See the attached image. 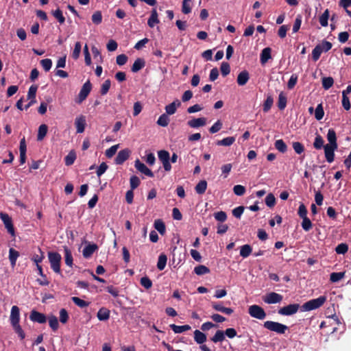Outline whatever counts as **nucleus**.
<instances>
[{"label": "nucleus", "instance_id": "nucleus-12", "mask_svg": "<svg viewBox=\"0 0 351 351\" xmlns=\"http://www.w3.org/2000/svg\"><path fill=\"white\" fill-rule=\"evenodd\" d=\"M134 166L135 168L142 173L150 178L154 177L153 172L144 163L141 162L138 159H137L135 161Z\"/></svg>", "mask_w": 351, "mask_h": 351}, {"label": "nucleus", "instance_id": "nucleus-61", "mask_svg": "<svg viewBox=\"0 0 351 351\" xmlns=\"http://www.w3.org/2000/svg\"><path fill=\"white\" fill-rule=\"evenodd\" d=\"M69 319V314L65 308H61L60 311V321L62 324H66Z\"/></svg>", "mask_w": 351, "mask_h": 351}, {"label": "nucleus", "instance_id": "nucleus-31", "mask_svg": "<svg viewBox=\"0 0 351 351\" xmlns=\"http://www.w3.org/2000/svg\"><path fill=\"white\" fill-rule=\"evenodd\" d=\"M207 189V182L206 180H201L195 186V190L197 194L202 195L205 193Z\"/></svg>", "mask_w": 351, "mask_h": 351}, {"label": "nucleus", "instance_id": "nucleus-30", "mask_svg": "<svg viewBox=\"0 0 351 351\" xmlns=\"http://www.w3.org/2000/svg\"><path fill=\"white\" fill-rule=\"evenodd\" d=\"M75 159L76 154L73 150H71L64 158L65 165L66 166H71L74 163Z\"/></svg>", "mask_w": 351, "mask_h": 351}, {"label": "nucleus", "instance_id": "nucleus-47", "mask_svg": "<svg viewBox=\"0 0 351 351\" xmlns=\"http://www.w3.org/2000/svg\"><path fill=\"white\" fill-rule=\"evenodd\" d=\"M301 226L304 230H305L306 232L309 231L313 227L312 222L311 221L308 217L302 218V222Z\"/></svg>", "mask_w": 351, "mask_h": 351}, {"label": "nucleus", "instance_id": "nucleus-15", "mask_svg": "<svg viewBox=\"0 0 351 351\" xmlns=\"http://www.w3.org/2000/svg\"><path fill=\"white\" fill-rule=\"evenodd\" d=\"M206 124V119L205 117L194 118L187 122V125L191 128H198L203 127Z\"/></svg>", "mask_w": 351, "mask_h": 351}, {"label": "nucleus", "instance_id": "nucleus-52", "mask_svg": "<svg viewBox=\"0 0 351 351\" xmlns=\"http://www.w3.org/2000/svg\"><path fill=\"white\" fill-rule=\"evenodd\" d=\"M158 157L160 162H162L164 160H170L169 153L166 150L158 151Z\"/></svg>", "mask_w": 351, "mask_h": 351}, {"label": "nucleus", "instance_id": "nucleus-59", "mask_svg": "<svg viewBox=\"0 0 351 351\" xmlns=\"http://www.w3.org/2000/svg\"><path fill=\"white\" fill-rule=\"evenodd\" d=\"M265 204L268 207H273L276 204V198L272 193H269L265 198Z\"/></svg>", "mask_w": 351, "mask_h": 351}, {"label": "nucleus", "instance_id": "nucleus-62", "mask_svg": "<svg viewBox=\"0 0 351 351\" xmlns=\"http://www.w3.org/2000/svg\"><path fill=\"white\" fill-rule=\"evenodd\" d=\"M320 47L322 52H327L332 48V44L329 41L323 40L321 44L317 45Z\"/></svg>", "mask_w": 351, "mask_h": 351}, {"label": "nucleus", "instance_id": "nucleus-45", "mask_svg": "<svg viewBox=\"0 0 351 351\" xmlns=\"http://www.w3.org/2000/svg\"><path fill=\"white\" fill-rule=\"evenodd\" d=\"M345 276L344 272H333L330 274V280L332 282H337Z\"/></svg>", "mask_w": 351, "mask_h": 351}, {"label": "nucleus", "instance_id": "nucleus-48", "mask_svg": "<svg viewBox=\"0 0 351 351\" xmlns=\"http://www.w3.org/2000/svg\"><path fill=\"white\" fill-rule=\"evenodd\" d=\"M273 103H274L273 97L271 95L267 96V97L263 104V111L265 112H268L270 110V108H271Z\"/></svg>", "mask_w": 351, "mask_h": 351}, {"label": "nucleus", "instance_id": "nucleus-50", "mask_svg": "<svg viewBox=\"0 0 351 351\" xmlns=\"http://www.w3.org/2000/svg\"><path fill=\"white\" fill-rule=\"evenodd\" d=\"M324 143L323 138L320 135H317L315 138L313 146L316 149H320L324 147Z\"/></svg>", "mask_w": 351, "mask_h": 351}, {"label": "nucleus", "instance_id": "nucleus-56", "mask_svg": "<svg viewBox=\"0 0 351 351\" xmlns=\"http://www.w3.org/2000/svg\"><path fill=\"white\" fill-rule=\"evenodd\" d=\"M130 183L131 190H134L139 186L141 181L136 176H132L130 179Z\"/></svg>", "mask_w": 351, "mask_h": 351}, {"label": "nucleus", "instance_id": "nucleus-39", "mask_svg": "<svg viewBox=\"0 0 351 351\" xmlns=\"http://www.w3.org/2000/svg\"><path fill=\"white\" fill-rule=\"evenodd\" d=\"M275 147L281 153H285L287 150V146L285 143L282 139H279L276 141L275 142Z\"/></svg>", "mask_w": 351, "mask_h": 351}, {"label": "nucleus", "instance_id": "nucleus-43", "mask_svg": "<svg viewBox=\"0 0 351 351\" xmlns=\"http://www.w3.org/2000/svg\"><path fill=\"white\" fill-rule=\"evenodd\" d=\"M194 272L197 274V275H204V274H208L210 272V269L206 267L205 265H198L197 267H195L194 269Z\"/></svg>", "mask_w": 351, "mask_h": 351}, {"label": "nucleus", "instance_id": "nucleus-24", "mask_svg": "<svg viewBox=\"0 0 351 351\" xmlns=\"http://www.w3.org/2000/svg\"><path fill=\"white\" fill-rule=\"evenodd\" d=\"M169 327L175 333H182L191 328L189 325L177 326L174 324H170Z\"/></svg>", "mask_w": 351, "mask_h": 351}, {"label": "nucleus", "instance_id": "nucleus-46", "mask_svg": "<svg viewBox=\"0 0 351 351\" xmlns=\"http://www.w3.org/2000/svg\"><path fill=\"white\" fill-rule=\"evenodd\" d=\"M71 300L75 305L80 308H84L89 305V302L82 300L78 297H72Z\"/></svg>", "mask_w": 351, "mask_h": 351}, {"label": "nucleus", "instance_id": "nucleus-49", "mask_svg": "<svg viewBox=\"0 0 351 351\" xmlns=\"http://www.w3.org/2000/svg\"><path fill=\"white\" fill-rule=\"evenodd\" d=\"M81 49H82L81 43L80 42H77L75 44V47L72 52V58L74 60H77L79 58L80 52H81Z\"/></svg>", "mask_w": 351, "mask_h": 351}, {"label": "nucleus", "instance_id": "nucleus-32", "mask_svg": "<svg viewBox=\"0 0 351 351\" xmlns=\"http://www.w3.org/2000/svg\"><path fill=\"white\" fill-rule=\"evenodd\" d=\"M48 127L45 124H42L38 128L37 140L42 141L47 133Z\"/></svg>", "mask_w": 351, "mask_h": 351}, {"label": "nucleus", "instance_id": "nucleus-6", "mask_svg": "<svg viewBox=\"0 0 351 351\" xmlns=\"http://www.w3.org/2000/svg\"><path fill=\"white\" fill-rule=\"evenodd\" d=\"M282 299L283 297L282 295L275 292H270L266 294L263 298V301L268 304L280 303L282 302Z\"/></svg>", "mask_w": 351, "mask_h": 351}, {"label": "nucleus", "instance_id": "nucleus-13", "mask_svg": "<svg viewBox=\"0 0 351 351\" xmlns=\"http://www.w3.org/2000/svg\"><path fill=\"white\" fill-rule=\"evenodd\" d=\"M86 125V117L84 115H80L75 119V125L76 128L77 133H82L84 132Z\"/></svg>", "mask_w": 351, "mask_h": 351}, {"label": "nucleus", "instance_id": "nucleus-2", "mask_svg": "<svg viewBox=\"0 0 351 351\" xmlns=\"http://www.w3.org/2000/svg\"><path fill=\"white\" fill-rule=\"evenodd\" d=\"M263 326L265 328L270 331L275 332L280 335L285 334V332L288 330L287 326L273 321L265 322L263 324Z\"/></svg>", "mask_w": 351, "mask_h": 351}, {"label": "nucleus", "instance_id": "nucleus-4", "mask_svg": "<svg viewBox=\"0 0 351 351\" xmlns=\"http://www.w3.org/2000/svg\"><path fill=\"white\" fill-rule=\"evenodd\" d=\"M248 313L252 317L263 320L266 317V313L264 309L256 304H253L249 306Z\"/></svg>", "mask_w": 351, "mask_h": 351}, {"label": "nucleus", "instance_id": "nucleus-5", "mask_svg": "<svg viewBox=\"0 0 351 351\" xmlns=\"http://www.w3.org/2000/svg\"><path fill=\"white\" fill-rule=\"evenodd\" d=\"M300 308L299 304H291L280 308L278 313L281 315L290 316L295 314Z\"/></svg>", "mask_w": 351, "mask_h": 351}, {"label": "nucleus", "instance_id": "nucleus-7", "mask_svg": "<svg viewBox=\"0 0 351 351\" xmlns=\"http://www.w3.org/2000/svg\"><path fill=\"white\" fill-rule=\"evenodd\" d=\"M91 88L92 86L89 81L85 82L80 91L77 100L76 101V102L78 104H81L84 100H85L86 98L88 97V94L90 93Z\"/></svg>", "mask_w": 351, "mask_h": 351}, {"label": "nucleus", "instance_id": "nucleus-44", "mask_svg": "<svg viewBox=\"0 0 351 351\" xmlns=\"http://www.w3.org/2000/svg\"><path fill=\"white\" fill-rule=\"evenodd\" d=\"M329 19V11L326 9L319 17V23L322 27L328 25V21Z\"/></svg>", "mask_w": 351, "mask_h": 351}, {"label": "nucleus", "instance_id": "nucleus-9", "mask_svg": "<svg viewBox=\"0 0 351 351\" xmlns=\"http://www.w3.org/2000/svg\"><path fill=\"white\" fill-rule=\"evenodd\" d=\"M38 89V86L36 85H32L27 93V99L30 100V101L25 105V109L27 110L30 106H32L36 102V94Z\"/></svg>", "mask_w": 351, "mask_h": 351}, {"label": "nucleus", "instance_id": "nucleus-20", "mask_svg": "<svg viewBox=\"0 0 351 351\" xmlns=\"http://www.w3.org/2000/svg\"><path fill=\"white\" fill-rule=\"evenodd\" d=\"M160 23V21L158 17V13L156 9H153L151 12V16H149L147 21V25L150 27H154L156 24Z\"/></svg>", "mask_w": 351, "mask_h": 351}, {"label": "nucleus", "instance_id": "nucleus-37", "mask_svg": "<svg viewBox=\"0 0 351 351\" xmlns=\"http://www.w3.org/2000/svg\"><path fill=\"white\" fill-rule=\"evenodd\" d=\"M167 258L165 254H162L159 256L157 263V267L159 270L162 271L165 269L167 264Z\"/></svg>", "mask_w": 351, "mask_h": 351}, {"label": "nucleus", "instance_id": "nucleus-38", "mask_svg": "<svg viewBox=\"0 0 351 351\" xmlns=\"http://www.w3.org/2000/svg\"><path fill=\"white\" fill-rule=\"evenodd\" d=\"M225 339V334L222 330H217L215 335L211 338L214 343L222 342Z\"/></svg>", "mask_w": 351, "mask_h": 351}, {"label": "nucleus", "instance_id": "nucleus-25", "mask_svg": "<svg viewBox=\"0 0 351 351\" xmlns=\"http://www.w3.org/2000/svg\"><path fill=\"white\" fill-rule=\"evenodd\" d=\"M235 142V137L228 136L217 141L216 145L218 146H230Z\"/></svg>", "mask_w": 351, "mask_h": 351}, {"label": "nucleus", "instance_id": "nucleus-34", "mask_svg": "<svg viewBox=\"0 0 351 351\" xmlns=\"http://www.w3.org/2000/svg\"><path fill=\"white\" fill-rule=\"evenodd\" d=\"M252 248L250 245H248V244L243 245L241 247L240 255L244 258H247L250 255V254L252 253Z\"/></svg>", "mask_w": 351, "mask_h": 351}, {"label": "nucleus", "instance_id": "nucleus-14", "mask_svg": "<svg viewBox=\"0 0 351 351\" xmlns=\"http://www.w3.org/2000/svg\"><path fill=\"white\" fill-rule=\"evenodd\" d=\"M29 319L34 322L44 324L47 321L46 316L40 312L33 310L30 313Z\"/></svg>", "mask_w": 351, "mask_h": 351}, {"label": "nucleus", "instance_id": "nucleus-23", "mask_svg": "<svg viewBox=\"0 0 351 351\" xmlns=\"http://www.w3.org/2000/svg\"><path fill=\"white\" fill-rule=\"evenodd\" d=\"M194 340L198 344H202L206 341V335L199 330L194 331Z\"/></svg>", "mask_w": 351, "mask_h": 351}, {"label": "nucleus", "instance_id": "nucleus-42", "mask_svg": "<svg viewBox=\"0 0 351 351\" xmlns=\"http://www.w3.org/2000/svg\"><path fill=\"white\" fill-rule=\"evenodd\" d=\"M334 84V80L331 77H325L322 78V86L325 90L329 89Z\"/></svg>", "mask_w": 351, "mask_h": 351}, {"label": "nucleus", "instance_id": "nucleus-33", "mask_svg": "<svg viewBox=\"0 0 351 351\" xmlns=\"http://www.w3.org/2000/svg\"><path fill=\"white\" fill-rule=\"evenodd\" d=\"M287 106V96L283 92L278 95V107L280 110H284Z\"/></svg>", "mask_w": 351, "mask_h": 351}, {"label": "nucleus", "instance_id": "nucleus-19", "mask_svg": "<svg viewBox=\"0 0 351 351\" xmlns=\"http://www.w3.org/2000/svg\"><path fill=\"white\" fill-rule=\"evenodd\" d=\"M249 79V73L245 70L239 73L237 82L239 86H244L248 82Z\"/></svg>", "mask_w": 351, "mask_h": 351}, {"label": "nucleus", "instance_id": "nucleus-28", "mask_svg": "<svg viewBox=\"0 0 351 351\" xmlns=\"http://www.w3.org/2000/svg\"><path fill=\"white\" fill-rule=\"evenodd\" d=\"M19 256V253L18 251L15 250L13 248H10L9 250V259L10 261V264L12 267H14L16 263V260Z\"/></svg>", "mask_w": 351, "mask_h": 351}, {"label": "nucleus", "instance_id": "nucleus-51", "mask_svg": "<svg viewBox=\"0 0 351 351\" xmlns=\"http://www.w3.org/2000/svg\"><path fill=\"white\" fill-rule=\"evenodd\" d=\"M53 16L58 21L60 24H62L65 21V18L62 14V12L60 9H57L52 12Z\"/></svg>", "mask_w": 351, "mask_h": 351}, {"label": "nucleus", "instance_id": "nucleus-11", "mask_svg": "<svg viewBox=\"0 0 351 351\" xmlns=\"http://www.w3.org/2000/svg\"><path fill=\"white\" fill-rule=\"evenodd\" d=\"M10 320L12 326L19 324L20 309L17 306H13L11 308Z\"/></svg>", "mask_w": 351, "mask_h": 351}, {"label": "nucleus", "instance_id": "nucleus-18", "mask_svg": "<svg viewBox=\"0 0 351 351\" xmlns=\"http://www.w3.org/2000/svg\"><path fill=\"white\" fill-rule=\"evenodd\" d=\"M181 103L178 99L175 100L172 103L165 106V111L167 115L173 114L177 110V108L180 106Z\"/></svg>", "mask_w": 351, "mask_h": 351}, {"label": "nucleus", "instance_id": "nucleus-64", "mask_svg": "<svg viewBox=\"0 0 351 351\" xmlns=\"http://www.w3.org/2000/svg\"><path fill=\"white\" fill-rule=\"evenodd\" d=\"M233 191L235 195L241 196L245 193V188L242 185L237 184L233 187Z\"/></svg>", "mask_w": 351, "mask_h": 351}, {"label": "nucleus", "instance_id": "nucleus-8", "mask_svg": "<svg viewBox=\"0 0 351 351\" xmlns=\"http://www.w3.org/2000/svg\"><path fill=\"white\" fill-rule=\"evenodd\" d=\"M0 218L3 222V224L5 225V228L8 230V232L12 235H14V229L11 217L7 213H1Z\"/></svg>", "mask_w": 351, "mask_h": 351}, {"label": "nucleus", "instance_id": "nucleus-40", "mask_svg": "<svg viewBox=\"0 0 351 351\" xmlns=\"http://www.w3.org/2000/svg\"><path fill=\"white\" fill-rule=\"evenodd\" d=\"M169 123V119L168 117V115L165 113L161 114L157 121V124L162 127L167 126Z\"/></svg>", "mask_w": 351, "mask_h": 351}, {"label": "nucleus", "instance_id": "nucleus-27", "mask_svg": "<svg viewBox=\"0 0 351 351\" xmlns=\"http://www.w3.org/2000/svg\"><path fill=\"white\" fill-rule=\"evenodd\" d=\"M327 139L329 142L328 145L335 146H338L337 143V136L336 133L334 130L330 129L327 134Z\"/></svg>", "mask_w": 351, "mask_h": 351}, {"label": "nucleus", "instance_id": "nucleus-1", "mask_svg": "<svg viewBox=\"0 0 351 351\" xmlns=\"http://www.w3.org/2000/svg\"><path fill=\"white\" fill-rule=\"evenodd\" d=\"M326 297L324 295L319 296L317 298L312 299L304 303L301 306L302 311H310L315 310L321 307L326 301Z\"/></svg>", "mask_w": 351, "mask_h": 351}, {"label": "nucleus", "instance_id": "nucleus-10", "mask_svg": "<svg viewBox=\"0 0 351 351\" xmlns=\"http://www.w3.org/2000/svg\"><path fill=\"white\" fill-rule=\"evenodd\" d=\"M338 146L333 147L332 145H326L324 147L325 157L328 162L331 163L335 159V151L337 149Z\"/></svg>", "mask_w": 351, "mask_h": 351}, {"label": "nucleus", "instance_id": "nucleus-53", "mask_svg": "<svg viewBox=\"0 0 351 351\" xmlns=\"http://www.w3.org/2000/svg\"><path fill=\"white\" fill-rule=\"evenodd\" d=\"M222 122L220 120H217L209 129V132L211 134H215L219 132L222 128Z\"/></svg>", "mask_w": 351, "mask_h": 351}, {"label": "nucleus", "instance_id": "nucleus-21", "mask_svg": "<svg viewBox=\"0 0 351 351\" xmlns=\"http://www.w3.org/2000/svg\"><path fill=\"white\" fill-rule=\"evenodd\" d=\"M271 51L269 47H266L262 50L260 58L262 64H265L271 58Z\"/></svg>", "mask_w": 351, "mask_h": 351}, {"label": "nucleus", "instance_id": "nucleus-26", "mask_svg": "<svg viewBox=\"0 0 351 351\" xmlns=\"http://www.w3.org/2000/svg\"><path fill=\"white\" fill-rule=\"evenodd\" d=\"M97 316L100 321L108 320L110 317V311L106 308H101L98 311Z\"/></svg>", "mask_w": 351, "mask_h": 351}, {"label": "nucleus", "instance_id": "nucleus-57", "mask_svg": "<svg viewBox=\"0 0 351 351\" xmlns=\"http://www.w3.org/2000/svg\"><path fill=\"white\" fill-rule=\"evenodd\" d=\"M301 24H302V16L298 15L295 18V20L294 21V24L293 26V29H292L293 33H296L298 32V30L300 28Z\"/></svg>", "mask_w": 351, "mask_h": 351}, {"label": "nucleus", "instance_id": "nucleus-55", "mask_svg": "<svg viewBox=\"0 0 351 351\" xmlns=\"http://www.w3.org/2000/svg\"><path fill=\"white\" fill-rule=\"evenodd\" d=\"M348 246L346 243H340L335 248V252L338 254H344L348 252Z\"/></svg>", "mask_w": 351, "mask_h": 351}, {"label": "nucleus", "instance_id": "nucleus-16", "mask_svg": "<svg viewBox=\"0 0 351 351\" xmlns=\"http://www.w3.org/2000/svg\"><path fill=\"white\" fill-rule=\"evenodd\" d=\"M130 156V151L128 149L121 150L117 155L114 162L117 165L123 164Z\"/></svg>", "mask_w": 351, "mask_h": 351}, {"label": "nucleus", "instance_id": "nucleus-60", "mask_svg": "<svg viewBox=\"0 0 351 351\" xmlns=\"http://www.w3.org/2000/svg\"><path fill=\"white\" fill-rule=\"evenodd\" d=\"M111 82L110 80H106L101 85V94L102 95H105L108 92L110 88Z\"/></svg>", "mask_w": 351, "mask_h": 351}, {"label": "nucleus", "instance_id": "nucleus-63", "mask_svg": "<svg viewBox=\"0 0 351 351\" xmlns=\"http://www.w3.org/2000/svg\"><path fill=\"white\" fill-rule=\"evenodd\" d=\"M215 219L220 222H223L227 219L226 213L224 211H219L214 213Z\"/></svg>", "mask_w": 351, "mask_h": 351}, {"label": "nucleus", "instance_id": "nucleus-22", "mask_svg": "<svg viewBox=\"0 0 351 351\" xmlns=\"http://www.w3.org/2000/svg\"><path fill=\"white\" fill-rule=\"evenodd\" d=\"M145 65V62L143 58H137L132 66L131 70L133 73H136L142 69Z\"/></svg>", "mask_w": 351, "mask_h": 351}, {"label": "nucleus", "instance_id": "nucleus-58", "mask_svg": "<svg viewBox=\"0 0 351 351\" xmlns=\"http://www.w3.org/2000/svg\"><path fill=\"white\" fill-rule=\"evenodd\" d=\"M40 64L45 71H49L52 66V61L49 58L43 59L40 61Z\"/></svg>", "mask_w": 351, "mask_h": 351}, {"label": "nucleus", "instance_id": "nucleus-36", "mask_svg": "<svg viewBox=\"0 0 351 351\" xmlns=\"http://www.w3.org/2000/svg\"><path fill=\"white\" fill-rule=\"evenodd\" d=\"M154 228L160 234H164L165 233V225L162 220H156L154 221Z\"/></svg>", "mask_w": 351, "mask_h": 351}, {"label": "nucleus", "instance_id": "nucleus-41", "mask_svg": "<svg viewBox=\"0 0 351 351\" xmlns=\"http://www.w3.org/2000/svg\"><path fill=\"white\" fill-rule=\"evenodd\" d=\"M49 324L51 328L56 331L58 330L59 326V323L58 318L55 315H51L49 317Z\"/></svg>", "mask_w": 351, "mask_h": 351}, {"label": "nucleus", "instance_id": "nucleus-29", "mask_svg": "<svg viewBox=\"0 0 351 351\" xmlns=\"http://www.w3.org/2000/svg\"><path fill=\"white\" fill-rule=\"evenodd\" d=\"M65 263L69 267L73 266V256L71 250L67 247H64Z\"/></svg>", "mask_w": 351, "mask_h": 351}, {"label": "nucleus", "instance_id": "nucleus-17", "mask_svg": "<svg viewBox=\"0 0 351 351\" xmlns=\"http://www.w3.org/2000/svg\"><path fill=\"white\" fill-rule=\"evenodd\" d=\"M98 249V246L96 244H88L85 246L83 249L82 254L86 258H90L93 253Z\"/></svg>", "mask_w": 351, "mask_h": 351}, {"label": "nucleus", "instance_id": "nucleus-3", "mask_svg": "<svg viewBox=\"0 0 351 351\" xmlns=\"http://www.w3.org/2000/svg\"><path fill=\"white\" fill-rule=\"evenodd\" d=\"M48 258L53 271L57 274H60L61 255L56 252H49L48 253Z\"/></svg>", "mask_w": 351, "mask_h": 351}, {"label": "nucleus", "instance_id": "nucleus-35", "mask_svg": "<svg viewBox=\"0 0 351 351\" xmlns=\"http://www.w3.org/2000/svg\"><path fill=\"white\" fill-rule=\"evenodd\" d=\"M192 10V1L191 0H183L182 5V12L184 14H188L191 12Z\"/></svg>", "mask_w": 351, "mask_h": 351}, {"label": "nucleus", "instance_id": "nucleus-54", "mask_svg": "<svg viewBox=\"0 0 351 351\" xmlns=\"http://www.w3.org/2000/svg\"><path fill=\"white\" fill-rule=\"evenodd\" d=\"M324 115V112L322 108V104H319L315 110V117L317 120H321Z\"/></svg>", "mask_w": 351, "mask_h": 351}]
</instances>
